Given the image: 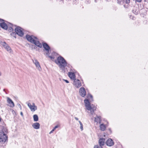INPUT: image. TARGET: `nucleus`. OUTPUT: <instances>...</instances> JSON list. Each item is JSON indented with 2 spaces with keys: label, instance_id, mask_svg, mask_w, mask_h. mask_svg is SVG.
Masks as SVG:
<instances>
[{
  "label": "nucleus",
  "instance_id": "29",
  "mask_svg": "<svg viewBox=\"0 0 148 148\" xmlns=\"http://www.w3.org/2000/svg\"><path fill=\"white\" fill-rule=\"evenodd\" d=\"M129 4L127 3H125L124 4V6L125 8H127L129 7Z\"/></svg>",
  "mask_w": 148,
  "mask_h": 148
},
{
  "label": "nucleus",
  "instance_id": "24",
  "mask_svg": "<svg viewBox=\"0 0 148 148\" xmlns=\"http://www.w3.org/2000/svg\"><path fill=\"white\" fill-rule=\"evenodd\" d=\"M16 33L15 32H13L11 33L10 34L13 37H14L15 38H16Z\"/></svg>",
  "mask_w": 148,
  "mask_h": 148
},
{
  "label": "nucleus",
  "instance_id": "27",
  "mask_svg": "<svg viewBox=\"0 0 148 148\" xmlns=\"http://www.w3.org/2000/svg\"><path fill=\"white\" fill-rule=\"evenodd\" d=\"M123 2L122 0H117V3L119 4H122L123 3Z\"/></svg>",
  "mask_w": 148,
  "mask_h": 148
},
{
  "label": "nucleus",
  "instance_id": "14",
  "mask_svg": "<svg viewBox=\"0 0 148 148\" xmlns=\"http://www.w3.org/2000/svg\"><path fill=\"white\" fill-rule=\"evenodd\" d=\"M0 26L3 29L6 30L8 29V26L4 22H2L0 23Z\"/></svg>",
  "mask_w": 148,
  "mask_h": 148
},
{
  "label": "nucleus",
  "instance_id": "22",
  "mask_svg": "<svg viewBox=\"0 0 148 148\" xmlns=\"http://www.w3.org/2000/svg\"><path fill=\"white\" fill-rule=\"evenodd\" d=\"M1 44L5 48L8 45L5 42H1Z\"/></svg>",
  "mask_w": 148,
  "mask_h": 148
},
{
  "label": "nucleus",
  "instance_id": "30",
  "mask_svg": "<svg viewBox=\"0 0 148 148\" xmlns=\"http://www.w3.org/2000/svg\"><path fill=\"white\" fill-rule=\"evenodd\" d=\"M136 2L140 3L142 1V0H133Z\"/></svg>",
  "mask_w": 148,
  "mask_h": 148
},
{
  "label": "nucleus",
  "instance_id": "7",
  "mask_svg": "<svg viewBox=\"0 0 148 148\" xmlns=\"http://www.w3.org/2000/svg\"><path fill=\"white\" fill-rule=\"evenodd\" d=\"M34 63L35 64L37 69L39 71H40L41 70V68L40 66V64L37 60L36 58H34L32 59Z\"/></svg>",
  "mask_w": 148,
  "mask_h": 148
},
{
  "label": "nucleus",
  "instance_id": "8",
  "mask_svg": "<svg viewBox=\"0 0 148 148\" xmlns=\"http://www.w3.org/2000/svg\"><path fill=\"white\" fill-rule=\"evenodd\" d=\"M42 45L45 50L47 51L46 54L47 55H49L50 54L49 51L50 49L49 46L46 43H43Z\"/></svg>",
  "mask_w": 148,
  "mask_h": 148
},
{
  "label": "nucleus",
  "instance_id": "2",
  "mask_svg": "<svg viewBox=\"0 0 148 148\" xmlns=\"http://www.w3.org/2000/svg\"><path fill=\"white\" fill-rule=\"evenodd\" d=\"M55 62L63 70H64L65 67L67 65V63L66 61L62 56L58 57L57 59L55 60Z\"/></svg>",
  "mask_w": 148,
  "mask_h": 148
},
{
  "label": "nucleus",
  "instance_id": "3",
  "mask_svg": "<svg viewBox=\"0 0 148 148\" xmlns=\"http://www.w3.org/2000/svg\"><path fill=\"white\" fill-rule=\"evenodd\" d=\"M85 106L86 109L90 111V113L91 114H92L96 110V107L94 105H90L89 99H86L84 100Z\"/></svg>",
  "mask_w": 148,
  "mask_h": 148
},
{
  "label": "nucleus",
  "instance_id": "26",
  "mask_svg": "<svg viewBox=\"0 0 148 148\" xmlns=\"http://www.w3.org/2000/svg\"><path fill=\"white\" fill-rule=\"evenodd\" d=\"M130 0H123V3L124 4H129L130 2Z\"/></svg>",
  "mask_w": 148,
  "mask_h": 148
},
{
  "label": "nucleus",
  "instance_id": "37",
  "mask_svg": "<svg viewBox=\"0 0 148 148\" xmlns=\"http://www.w3.org/2000/svg\"><path fill=\"white\" fill-rule=\"evenodd\" d=\"M4 20L2 19H0V22H3L4 21Z\"/></svg>",
  "mask_w": 148,
  "mask_h": 148
},
{
  "label": "nucleus",
  "instance_id": "5",
  "mask_svg": "<svg viewBox=\"0 0 148 148\" xmlns=\"http://www.w3.org/2000/svg\"><path fill=\"white\" fill-rule=\"evenodd\" d=\"M7 139V136L3 132H0V143H4Z\"/></svg>",
  "mask_w": 148,
  "mask_h": 148
},
{
  "label": "nucleus",
  "instance_id": "28",
  "mask_svg": "<svg viewBox=\"0 0 148 148\" xmlns=\"http://www.w3.org/2000/svg\"><path fill=\"white\" fill-rule=\"evenodd\" d=\"M94 148H103L102 146H99V145H95L94 147Z\"/></svg>",
  "mask_w": 148,
  "mask_h": 148
},
{
  "label": "nucleus",
  "instance_id": "15",
  "mask_svg": "<svg viewBox=\"0 0 148 148\" xmlns=\"http://www.w3.org/2000/svg\"><path fill=\"white\" fill-rule=\"evenodd\" d=\"M32 126L35 129H38L40 128V124L36 122L32 125Z\"/></svg>",
  "mask_w": 148,
  "mask_h": 148
},
{
  "label": "nucleus",
  "instance_id": "6",
  "mask_svg": "<svg viewBox=\"0 0 148 148\" xmlns=\"http://www.w3.org/2000/svg\"><path fill=\"white\" fill-rule=\"evenodd\" d=\"M27 106L32 112H34L37 109V107L34 103H32V104L30 103H27Z\"/></svg>",
  "mask_w": 148,
  "mask_h": 148
},
{
  "label": "nucleus",
  "instance_id": "39",
  "mask_svg": "<svg viewBox=\"0 0 148 148\" xmlns=\"http://www.w3.org/2000/svg\"><path fill=\"white\" fill-rule=\"evenodd\" d=\"M2 75V73L1 72H0V76H1Z\"/></svg>",
  "mask_w": 148,
  "mask_h": 148
},
{
  "label": "nucleus",
  "instance_id": "9",
  "mask_svg": "<svg viewBox=\"0 0 148 148\" xmlns=\"http://www.w3.org/2000/svg\"><path fill=\"white\" fill-rule=\"evenodd\" d=\"M74 85L75 87L78 88L82 86V84L80 81L77 79H75L73 82Z\"/></svg>",
  "mask_w": 148,
  "mask_h": 148
},
{
  "label": "nucleus",
  "instance_id": "33",
  "mask_svg": "<svg viewBox=\"0 0 148 148\" xmlns=\"http://www.w3.org/2000/svg\"><path fill=\"white\" fill-rule=\"evenodd\" d=\"M49 57L51 59H54V57L53 56H49Z\"/></svg>",
  "mask_w": 148,
  "mask_h": 148
},
{
  "label": "nucleus",
  "instance_id": "17",
  "mask_svg": "<svg viewBox=\"0 0 148 148\" xmlns=\"http://www.w3.org/2000/svg\"><path fill=\"white\" fill-rule=\"evenodd\" d=\"M94 121L97 123H100L101 121V117L97 116L95 118Z\"/></svg>",
  "mask_w": 148,
  "mask_h": 148
},
{
  "label": "nucleus",
  "instance_id": "10",
  "mask_svg": "<svg viewBox=\"0 0 148 148\" xmlns=\"http://www.w3.org/2000/svg\"><path fill=\"white\" fill-rule=\"evenodd\" d=\"M79 93L81 96L84 97L86 95V91L84 88V87L80 88L79 90Z\"/></svg>",
  "mask_w": 148,
  "mask_h": 148
},
{
  "label": "nucleus",
  "instance_id": "19",
  "mask_svg": "<svg viewBox=\"0 0 148 148\" xmlns=\"http://www.w3.org/2000/svg\"><path fill=\"white\" fill-rule=\"evenodd\" d=\"M9 31L10 32L13 31V29L12 27L13 26L12 24L11 23H10L9 25Z\"/></svg>",
  "mask_w": 148,
  "mask_h": 148
},
{
  "label": "nucleus",
  "instance_id": "20",
  "mask_svg": "<svg viewBox=\"0 0 148 148\" xmlns=\"http://www.w3.org/2000/svg\"><path fill=\"white\" fill-rule=\"evenodd\" d=\"M34 120V121H37L38 120V117L37 114H34L33 115Z\"/></svg>",
  "mask_w": 148,
  "mask_h": 148
},
{
  "label": "nucleus",
  "instance_id": "38",
  "mask_svg": "<svg viewBox=\"0 0 148 148\" xmlns=\"http://www.w3.org/2000/svg\"><path fill=\"white\" fill-rule=\"evenodd\" d=\"M75 119L76 120H78V119L77 118V117H75Z\"/></svg>",
  "mask_w": 148,
  "mask_h": 148
},
{
  "label": "nucleus",
  "instance_id": "25",
  "mask_svg": "<svg viewBox=\"0 0 148 148\" xmlns=\"http://www.w3.org/2000/svg\"><path fill=\"white\" fill-rule=\"evenodd\" d=\"M87 98L90 99H91L92 100V96L90 94H88L87 97Z\"/></svg>",
  "mask_w": 148,
  "mask_h": 148
},
{
  "label": "nucleus",
  "instance_id": "1",
  "mask_svg": "<svg viewBox=\"0 0 148 148\" xmlns=\"http://www.w3.org/2000/svg\"><path fill=\"white\" fill-rule=\"evenodd\" d=\"M26 39L29 42L34 44L38 47L41 48L42 47L41 44L40 43L38 38L33 36L27 35L26 36Z\"/></svg>",
  "mask_w": 148,
  "mask_h": 148
},
{
  "label": "nucleus",
  "instance_id": "32",
  "mask_svg": "<svg viewBox=\"0 0 148 148\" xmlns=\"http://www.w3.org/2000/svg\"><path fill=\"white\" fill-rule=\"evenodd\" d=\"M17 105H18V107L20 108V110H22V107H21V105L19 104H18Z\"/></svg>",
  "mask_w": 148,
  "mask_h": 148
},
{
  "label": "nucleus",
  "instance_id": "16",
  "mask_svg": "<svg viewBox=\"0 0 148 148\" xmlns=\"http://www.w3.org/2000/svg\"><path fill=\"white\" fill-rule=\"evenodd\" d=\"M105 141V139L104 138H100L99 141V146H103L104 144V142Z\"/></svg>",
  "mask_w": 148,
  "mask_h": 148
},
{
  "label": "nucleus",
  "instance_id": "35",
  "mask_svg": "<svg viewBox=\"0 0 148 148\" xmlns=\"http://www.w3.org/2000/svg\"><path fill=\"white\" fill-rule=\"evenodd\" d=\"M20 114L21 115V116H22V117H23V112H20Z\"/></svg>",
  "mask_w": 148,
  "mask_h": 148
},
{
  "label": "nucleus",
  "instance_id": "11",
  "mask_svg": "<svg viewBox=\"0 0 148 148\" xmlns=\"http://www.w3.org/2000/svg\"><path fill=\"white\" fill-rule=\"evenodd\" d=\"M107 145L109 146H111L113 145L114 143L113 140L110 139H108L106 142Z\"/></svg>",
  "mask_w": 148,
  "mask_h": 148
},
{
  "label": "nucleus",
  "instance_id": "21",
  "mask_svg": "<svg viewBox=\"0 0 148 148\" xmlns=\"http://www.w3.org/2000/svg\"><path fill=\"white\" fill-rule=\"evenodd\" d=\"M5 49H6L7 51L9 53H11L12 51V50L11 49L9 45H8L5 48Z\"/></svg>",
  "mask_w": 148,
  "mask_h": 148
},
{
  "label": "nucleus",
  "instance_id": "18",
  "mask_svg": "<svg viewBox=\"0 0 148 148\" xmlns=\"http://www.w3.org/2000/svg\"><path fill=\"white\" fill-rule=\"evenodd\" d=\"M107 126L103 124H101L99 126L100 130L104 131L106 130Z\"/></svg>",
  "mask_w": 148,
  "mask_h": 148
},
{
  "label": "nucleus",
  "instance_id": "23",
  "mask_svg": "<svg viewBox=\"0 0 148 148\" xmlns=\"http://www.w3.org/2000/svg\"><path fill=\"white\" fill-rule=\"evenodd\" d=\"M79 122L80 125V128L81 131H82L83 130L82 123L79 121Z\"/></svg>",
  "mask_w": 148,
  "mask_h": 148
},
{
  "label": "nucleus",
  "instance_id": "40",
  "mask_svg": "<svg viewBox=\"0 0 148 148\" xmlns=\"http://www.w3.org/2000/svg\"><path fill=\"white\" fill-rule=\"evenodd\" d=\"M109 131H110V132H111V129H110V128H109Z\"/></svg>",
  "mask_w": 148,
  "mask_h": 148
},
{
  "label": "nucleus",
  "instance_id": "36",
  "mask_svg": "<svg viewBox=\"0 0 148 148\" xmlns=\"http://www.w3.org/2000/svg\"><path fill=\"white\" fill-rule=\"evenodd\" d=\"M54 131L52 129V130L49 132V134H51Z\"/></svg>",
  "mask_w": 148,
  "mask_h": 148
},
{
  "label": "nucleus",
  "instance_id": "4",
  "mask_svg": "<svg viewBox=\"0 0 148 148\" xmlns=\"http://www.w3.org/2000/svg\"><path fill=\"white\" fill-rule=\"evenodd\" d=\"M23 29L20 27H17L15 29V31L16 34L21 37H22L24 35L23 32Z\"/></svg>",
  "mask_w": 148,
  "mask_h": 148
},
{
  "label": "nucleus",
  "instance_id": "41",
  "mask_svg": "<svg viewBox=\"0 0 148 148\" xmlns=\"http://www.w3.org/2000/svg\"><path fill=\"white\" fill-rule=\"evenodd\" d=\"M1 118L0 117V122L1 121Z\"/></svg>",
  "mask_w": 148,
  "mask_h": 148
},
{
  "label": "nucleus",
  "instance_id": "13",
  "mask_svg": "<svg viewBox=\"0 0 148 148\" xmlns=\"http://www.w3.org/2000/svg\"><path fill=\"white\" fill-rule=\"evenodd\" d=\"M68 76L71 79L74 80L75 79V76L74 73L71 72H69L68 73Z\"/></svg>",
  "mask_w": 148,
  "mask_h": 148
},
{
  "label": "nucleus",
  "instance_id": "34",
  "mask_svg": "<svg viewBox=\"0 0 148 148\" xmlns=\"http://www.w3.org/2000/svg\"><path fill=\"white\" fill-rule=\"evenodd\" d=\"M63 80L66 83H69V82L68 80H66V79H63Z\"/></svg>",
  "mask_w": 148,
  "mask_h": 148
},
{
  "label": "nucleus",
  "instance_id": "12",
  "mask_svg": "<svg viewBox=\"0 0 148 148\" xmlns=\"http://www.w3.org/2000/svg\"><path fill=\"white\" fill-rule=\"evenodd\" d=\"M7 101L9 104V106L11 107H13L14 106V102L12 100L9 98L8 97L7 99Z\"/></svg>",
  "mask_w": 148,
  "mask_h": 148
},
{
  "label": "nucleus",
  "instance_id": "31",
  "mask_svg": "<svg viewBox=\"0 0 148 148\" xmlns=\"http://www.w3.org/2000/svg\"><path fill=\"white\" fill-rule=\"evenodd\" d=\"M59 127V126L57 125L56 126L53 128V130L54 131L56 128H58V127Z\"/></svg>",
  "mask_w": 148,
  "mask_h": 148
}]
</instances>
